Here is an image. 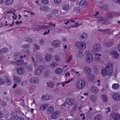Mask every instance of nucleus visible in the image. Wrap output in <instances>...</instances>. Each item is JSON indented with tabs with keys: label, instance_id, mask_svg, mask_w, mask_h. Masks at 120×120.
Wrapping results in <instances>:
<instances>
[{
	"label": "nucleus",
	"instance_id": "47",
	"mask_svg": "<svg viewBox=\"0 0 120 120\" xmlns=\"http://www.w3.org/2000/svg\"><path fill=\"white\" fill-rule=\"evenodd\" d=\"M57 65V64L54 62H52L50 64V66L51 67H52L53 68L56 67Z\"/></svg>",
	"mask_w": 120,
	"mask_h": 120
},
{
	"label": "nucleus",
	"instance_id": "4",
	"mask_svg": "<svg viewBox=\"0 0 120 120\" xmlns=\"http://www.w3.org/2000/svg\"><path fill=\"white\" fill-rule=\"evenodd\" d=\"M113 70L103 68L101 71V74L102 76L105 77L106 76H111L113 72Z\"/></svg>",
	"mask_w": 120,
	"mask_h": 120
},
{
	"label": "nucleus",
	"instance_id": "17",
	"mask_svg": "<svg viewBox=\"0 0 120 120\" xmlns=\"http://www.w3.org/2000/svg\"><path fill=\"white\" fill-rule=\"evenodd\" d=\"M44 58L46 61L49 62L50 61L51 59V56L50 54L46 53L45 55Z\"/></svg>",
	"mask_w": 120,
	"mask_h": 120
},
{
	"label": "nucleus",
	"instance_id": "50",
	"mask_svg": "<svg viewBox=\"0 0 120 120\" xmlns=\"http://www.w3.org/2000/svg\"><path fill=\"white\" fill-rule=\"evenodd\" d=\"M54 2L55 4H59L61 2V0H54Z\"/></svg>",
	"mask_w": 120,
	"mask_h": 120
},
{
	"label": "nucleus",
	"instance_id": "35",
	"mask_svg": "<svg viewBox=\"0 0 120 120\" xmlns=\"http://www.w3.org/2000/svg\"><path fill=\"white\" fill-rule=\"evenodd\" d=\"M51 12L53 15H57L58 14V11L56 9H52L51 10Z\"/></svg>",
	"mask_w": 120,
	"mask_h": 120
},
{
	"label": "nucleus",
	"instance_id": "1",
	"mask_svg": "<svg viewBox=\"0 0 120 120\" xmlns=\"http://www.w3.org/2000/svg\"><path fill=\"white\" fill-rule=\"evenodd\" d=\"M85 81L83 80L79 79L76 81V86L79 89L83 88L85 87Z\"/></svg>",
	"mask_w": 120,
	"mask_h": 120
},
{
	"label": "nucleus",
	"instance_id": "22",
	"mask_svg": "<svg viewBox=\"0 0 120 120\" xmlns=\"http://www.w3.org/2000/svg\"><path fill=\"white\" fill-rule=\"evenodd\" d=\"M113 120H120V115L118 114H115L112 117Z\"/></svg>",
	"mask_w": 120,
	"mask_h": 120
},
{
	"label": "nucleus",
	"instance_id": "60",
	"mask_svg": "<svg viewBox=\"0 0 120 120\" xmlns=\"http://www.w3.org/2000/svg\"><path fill=\"white\" fill-rule=\"evenodd\" d=\"M40 43L41 45H43L45 44V43L43 40V39L41 40L40 41Z\"/></svg>",
	"mask_w": 120,
	"mask_h": 120
},
{
	"label": "nucleus",
	"instance_id": "45",
	"mask_svg": "<svg viewBox=\"0 0 120 120\" xmlns=\"http://www.w3.org/2000/svg\"><path fill=\"white\" fill-rule=\"evenodd\" d=\"M60 58L59 55H56L55 56L54 60L56 62H59L60 61Z\"/></svg>",
	"mask_w": 120,
	"mask_h": 120
},
{
	"label": "nucleus",
	"instance_id": "56",
	"mask_svg": "<svg viewBox=\"0 0 120 120\" xmlns=\"http://www.w3.org/2000/svg\"><path fill=\"white\" fill-rule=\"evenodd\" d=\"M36 49L37 50H39L40 49L39 46L37 44H35L34 45Z\"/></svg>",
	"mask_w": 120,
	"mask_h": 120
},
{
	"label": "nucleus",
	"instance_id": "30",
	"mask_svg": "<svg viewBox=\"0 0 120 120\" xmlns=\"http://www.w3.org/2000/svg\"><path fill=\"white\" fill-rule=\"evenodd\" d=\"M24 62V61L23 60L21 59L19 60H17L15 62V63L16 65L20 66L22 65Z\"/></svg>",
	"mask_w": 120,
	"mask_h": 120
},
{
	"label": "nucleus",
	"instance_id": "21",
	"mask_svg": "<svg viewBox=\"0 0 120 120\" xmlns=\"http://www.w3.org/2000/svg\"><path fill=\"white\" fill-rule=\"evenodd\" d=\"M103 117L102 115L100 114L96 115L94 117V120H102Z\"/></svg>",
	"mask_w": 120,
	"mask_h": 120
},
{
	"label": "nucleus",
	"instance_id": "38",
	"mask_svg": "<svg viewBox=\"0 0 120 120\" xmlns=\"http://www.w3.org/2000/svg\"><path fill=\"white\" fill-rule=\"evenodd\" d=\"M33 63H31L28 65L27 67H26V68L28 69V70L29 71H31L33 69Z\"/></svg>",
	"mask_w": 120,
	"mask_h": 120
},
{
	"label": "nucleus",
	"instance_id": "54",
	"mask_svg": "<svg viewBox=\"0 0 120 120\" xmlns=\"http://www.w3.org/2000/svg\"><path fill=\"white\" fill-rule=\"evenodd\" d=\"M72 56L71 55H70L68 58L67 62L68 63L69 62L72 60Z\"/></svg>",
	"mask_w": 120,
	"mask_h": 120
},
{
	"label": "nucleus",
	"instance_id": "43",
	"mask_svg": "<svg viewBox=\"0 0 120 120\" xmlns=\"http://www.w3.org/2000/svg\"><path fill=\"white\" fill-rule=\"evenodd\" d=\"M13 0H7L5 1V4L7 5H9L12 4Z\"/></svg>",
	"mask_w": 120,
	"mask_h": 120
},
{
	"label": "nucleus",
	"instance_id": "44",
	"mask_svg": "<svg viewBox=\"0 0 120 120\" xmlns=\"http://www.w3.org/2000/svg\"><path fill=\"white\" fill-rule=\"evenodd\" d=\"M12 81L11 80L8 79L6 80V84L8 86H9L12 84Z\"/></svg>",
	"mask_w": 120,
	"mask_h": 120
},
{
	"label": "nucleus",
	"instance_id": "11",
	"mask_svg": "<svg viewBox=\"0 0 120 120\" xmlns=\"http://www.w3.org/2000/svg\"><path fill=\"white\" fill-rule=\"evenodd\" d=\"M79 5L80 6H83L84 7H87L88 6V4L86 0H81L79 2Z\"/></svg>",
	"mask_w": 120,
	"mask_h": 120
},
{
	"label": "nucleus",
	"instance_id": "19",
	"mask_svg": "<svg viewBox=\"0 0 120 120\" xmlns=\"http://www.w3.org/2000/svg\"><path fill=\"white\" fill-rule=\"evenodd\" d=\"M80 37L83 41H85L87 39V35L85 33H83L81 34Z\"/></svg>",
	"mask_w": 120,
	"mask_h": 120
},
{
	"label": "nucleus",
	"instance_id": "7",
	"mask_svg": "<svg viewBox=\"0 0 120 120\" xmlns=\"http://www.w3.org/2000/svg\"><path fill=\"white\" fill-rule=\"evenodd\" d=\"M110 54L112 56V57L115 59H118L119 57V54L116 51H112Z\"/></svg>",
	"mask_w": 120,
	"mask_h": 120
},
{
	"label": "nucleus",
	"instance_id": "26",
	"mask_svg": "<svg viewBox=\"0 0 120 120\" xmlns=\"http://www.w3.org/2000/svg\"><path fill=\"white\" fill-rule=\"evenodd\" d=\"M92 92L96 94L98 93V90L97 87L95 86H92L91 88Z\"/></svg>",
	"mask_w": 120,
	"mask_h": 120
},
{
	"label": "nucleus",
	"instance_id": "16",
	"mask_svg": "<svg viewBox=\"0 0 120 120\" xmlns=\"http://www.w3.org/2000/svg\"><path fill=\"white\" fill-rule=\"evenodd\" d=\"M17 71L18 74L20 75H22L25 73L24 69L22 67H20L17 69Z\"/></svg>",
	"mask_w": 120,
	"mask_h": 120
},
{
	"label": "nucleus",
	"instance_id": "20",
	"mask_svg": "<svg viewBox=\"0 0 120 120\" xmlns=\"http://www.w3.org/2000/svg\"><path fill=\"white\" fill-rule=\"evenodd\" d=\"M66 101L69 105L70 106L73 104V100L72 99L67 98L66 100Z\"/></svg>",
	"mask_w": 120,
	"mask_h": 120
},
{
	"label": "nucleus",
	"instance_id": "55",
	"mask_svg": "<svg viewBox=\"0 0 120 120\" xmlns=\"http://www.w3.org/2000/svg\"><path fill=\"white\" fill-rule=\"evenodd\" d=\"M118 108L117 106L116 105H112V108L114 110H116Z\"/></svg>",
	"mask_w": 120,
	"mask_h": 120
},
{
	"label": "nucleus",
	"instance_id": "61",
	"mask_svg": "<svg viewBox=\"0 0 120 120\" xmlns=\"http://www.w3.org/2000/svg\"><path fill=\"white\" fill-rule=\"evenodd\" d=\"M75 74L77 75V76H79L80 74L79 73V72L78 71H75Z\"/></svg>",
	"mask_w": 120,
	"mask_h": 120
},
{
	"label": "nucleus",
	"instance_id": "59",
	"mask_svg": "<svg viewBox=\"0 0 120 120\" xmlns=\"http://www.w3.org/2000/svg\"><path fill=\"white\" fill-rule=\"evenodd\" d=\"M21 55L20 53L19 52H17L15 53V56H19Z\"/></svg>",
	"mask_w": 120,
	"mask_h": 120
},
{
	"label": "nucleus",
	"instance_id": "3",
	"mask_svg": "<svg viewBox=\"0 0 120 120\" xmlns=\"http://www.w3.org/2000/svg\"><path fill=\"white\" fill-rule=\"evenodd\" d=\"M75 46L79 49L83 50L86 48V45L84 42L82 41H79L75 44Z\"/></svg>",
	"mask_w": 120,
	"mask_h": 120
},
{
	"label": "nucleus",
	"instance_id": "58",
	"mask_svg": "<svg viewBox=\"0 0 120 120\" xmlns=\"http://www.w3.org/2000/svg\"><path fill=\"white\" fill-rule=\"evenodd\" d=\"M68 37H64L62 39V40L64 42H65L68 41Z\"/></svg>",
	"mask_w": 120,
	"mask_h": 120
},
{
	"label": "nucleus",
	"instance_id": "24",
	"mask_svg": "<svg viewBox=\"0 0 120 120\" xmlns=\"http://www.w3.org/2000/svg\"><path fill=\"white\" fill-rule=\"evenodd\" d=\"M47 110L48 113H52L54 111V109L52 106H50L47 108Z\"/></svg>",
	"mask_w": 120,
	"mask_h": 120
},
{
	"label": "nucleus",
	"instance_id": "13",
	"mask_svg": "<svg viewBox=\"0 0 120 120\" xmlns=\"http://www.w3.org/2000/svg\"><path fill=\"white\" fill-rule=\"evenodd\" d=\"M112 97L115 101H118L120 100V95L119 94L116 93L113 94Z\"/></svg>",
	"mask_w": 120,
	"mask_h": 120
},
{
	"label": "nucleus",
	"instance_id": "23",
	"mask_svg": "<svg viewBox=\"0 0 120 120\" xmlns=\"http://www.w3.org/2000/svg\"><path fill=\"white\" fill-rule=\"evenodd\" d=\"M90 99L92 103H94L97 101V97L96 96L92 95L90 96Z\"/></svg>",
	"mask_w": 120,
	"mask_h": 120
},
{
	"label": "nucleus",
	"instance_id": "27",
	"mask_svg": "<svg viewBox=\"0 0 120 120\" xmlns=\"http://www.w3.org/2000/svg\"><path fill=\"white\" fill-rule=\"evenodd\" d=\"M0 52L2 53L8 52L9 51V50L7 48L4 47L0 49Z\"/></svg>",
	"mask_w": 120,
	"mask_h": 120
},
{
	"label": "nucleus",
	"instance_id": "41",
	"mask_svg": "<svg viewBox=\"0 0 120 120\" xmlns=\"http://www.w3.org/2000/svg\"><path fill=\"white\" fill-rule=\"evenodd\" d=\"M87 80L89 81H92L94 79V76L93 75H91L87 76Z\"/></svg>",
	"mask_w": 120,
	"mask_h": 120
},
{
	"label": "nucleus",
	"instance_id": "9",
	"mask_svg": "<svg viewBox=\"0 0 120 120\" xmlns=\"http://www.w3.org/2000/svg\"><path fill=\"white\" fill-rule=\"evenodd\" d=\"M94 50L96 52L100 51L101 49V47L100 44L98 43L95 44L94 45L93 47Z\"/></svg>",
	"mask_w": 120,
	"mask_h": 120
},
{
	"label": "nucleus",
	"instance_id": "42",
	"mask_svg": "<svg viewBox=\"0 0 120 120\" xmlns=\"http://www.w3.org/2000/svg\"><path fill=\"white\" fill-rule=\"evenodd\" d=\"M47 86L49 87L52 88L54 87V84L52 82H48L47 83Z\"/></svg>",
	"mask_w": 120,
	"mask_h": 120
},
{
	"label": "nucleus",
	"instance_id": "51",
	"mask_svg": "<svg viewBox=\"0 0 120 120\" xmlns=\"http://www.w3.org/2000/svg\"><path fill=\"white\" fill-rule=\"evenodd\" d=\"M5 83V80L3 79H0V85H4Z\"/></svg>",
	"mask_w": 120,
	"mask_h": 120
},
{
	"label": "nucleus",
	"instance_id": "39",
	"mask_svg": "<svg viewBox=\"0 0 120 120\" xmlns=\"http://www.w3.org/2000/svg\"><path fill=\"white\" fill-rule=\"evenodd\" d=\"M113 44V41L110 42H106L104 43V45L106 47H108L111 46Z\"/></svg>",
	"mask_w": 120,
	"mask_h": 120
},
{
	"label": "nucleus",
	"instance_id": "37",
	"mask_svg": "<svg viewBox=\"0 0 120 120\" xmlns=\"http://www.w3.org/2000/svg\"><path fill=\"white\" fill-rule=\"evenodd\" d=\"M48 106L47 104H45L42 105L40 107V108L41 110H43L45 109Z\"/></svg>",
	"mask_w": 120,
	"mask_h": 120
},
{
	"label": "nucleus",
	"instance_id": "53",
	"mask_svg": "<svg viewBox=\"0 0 120 120\" xmlns=\"http://www.w3.org/2000/svg\"><path fill=\"white\" fill-rule=\"evenodd\" d=\"M100 7L103 8L105 9H107L108 8V6L106 4L104 5H101Z\"/></svg>",
	"mask_w": 120,
	"mask_h": 120
},
{
	"label": "nucleus",
	"instance_id": "48",
	"mask_svg": "<svg viewBox=\"0 0 120 120\" xmlns=\"http://www.w3.org/2000/svg\"><path fill=\"white\" fill-rule=\"evenodd\" d=\"M41 2L42 3L45 5L48 4L49 2L48 0H41Z\"/></svg>",
	"mask_w": 120,
	"mask_h": 120
},
{
	"label": "nucleus",
	"instance_id": "52",
	"mask_svg": "<svg viewBox=\"0 0 120 120\" xmlns=\"http://www.w3.org/2000/svg\"><path fill=\"white\" fill-rule=\"evenodd\" d=\"M79 26V23L78 22L75 23V25L74 26H72L70 27L69 28H76Z\"/></svg>",
	"mask_w": 120,
	"mask_h": 120
},
{
	"label": "nucleus",
	"instance_id": "63",
	"mask_svg": "<svg viewBox=\"0 0 120 120\" xmlns=\"http://www.w3.org/2000/svg\"><path fill=\"white\" fill-rule=\"evenodd\" d=\"M65 76L66 77H67L68 76H70V74L69 72H68L65 74Z\"/></svg>",
	"mask_w": 120,
	"mask_h": 120
},
{
	"label": "nucleus",
	"instance_id": "40",
	"mask_svg": "<svg viewBox=\"0 0 120 120\" xmlns=\"http://www.w3.org/2000/svg\"><path fill=\"white\" fill-rule=\"evenodd\" d=\"M49 26H45L42 25H38V28L39 29H43L44 30L45 29L47 28Z\"/></svg>",
	"mask_w": 120,
	"mask_h": 120
},
{
	"label": "nucleus",
	"instance_id": "49",
	"mask_svg": "<svg viewBox=\"0 0 120 120\" xmlns=\"http://www.w3.org/2000/svg\"><path fill=\"white\" fill-rule=\"evenodd\" d=\"M49 75V73L48 72V71H44L43 72V75L45 77H48Z\"/></svg>",
	"mask_w": 120,
	"mask_h": 120
},
{
	"label": "nucleus",
	"instance_id": "29",
	"mask_svg": "<svg viewBox=\"0 0 120 120\" xmlns=\"http://www.w3.org/2000/svg\"><path fill=\"white\" fill-rule=\"evenodd\" d=\"M74 79V78L71 79L67 81H64L62 82L60 84H62V86L64 87L65 84L69 83L73 81Z\"/></svg>",
	"mask_w": 120,
	"mask_h": 120
},
{
	"label": "nucleus",
	"instance_id": "14",
	"mask_svg": "<svg viewBox=\"0 0 120 120\" xmlns=\"http://www.w3.org/2000/svg\"><path fill=\"white\" fill-rule=\"evenodd\" d=\"M84 70L86 74L90 75L91 72V69L88 66H86L84 68Z\"/></svg>",
	"mask_w": 120,
	"mask_h": 120
},
{
	"label": "nucleus",
	"instance_id": "31",
	"mask_svg": "<svg viewBox=\"0 0 120 120\" xmlns=\"http://www.w3.org/2000/svg\"><path fill=\"white\" fill-rule=\"evenodd\" d=\"M106 69L109 70L111 69V70H113V69L112 64L110 63H108L106 66Z\"/></svg>",
	"mask_w": 120,
	"mask_h": 120
},
{
	"label": "nucleus",
	"instance_id": "62",
	"mask_svg": "<svg viewBox=\"0 0 120 120\" xmlns=\"http://www.w3.org/2000/svg\"><path fill=\"white\" fill-rule=\"evenodd\" d=\"M59 112L58 111L56 112L54 114H55V115L56 116V118L59 115Z\"/></svg>",
	"mask_w": 120,
	"mask_h": 120
},
{
	"label": "nucleus",
	"instance_id": "25",
	"mask_svg": "<svg viewBox=\"0 0 120 120\" xmlns=\"http://www.w3.org/2000/svg\"><path fill=\"white\" fill-rule=\"evenodd\" d=\"M13 80L14 82L16 83H19L21 81V78L20 77L15 76H14Z\"/></svg>",
	"mask_w": 120,
	"mask_h": 120
},
{
	"label": "nucleus",
	"instance_id": "57",
	"mask_svg": "<svg viewBox=\"0 0 120 120\" xmlns=\"http://www.w3.org/2000/svg\"><path fill=\"white\" fill-rule=\"evenodd\" d=\"M43 59V57H41L39 56L38 58V62H40Z\"/></svg>",
	"mask_w": 120,
	"mask_h": 120
},
{
	"label": "nucleus",
	"instance_id": "2",
	"mask_svg": "<svg viewBox=\"0 0 120 120\" xmlns=\"http://www.w3.org/2000/svg\"><path fill=\"white\" fill-rule=\"evenodd\" d=\"M85 58L86 62L88 64H90L92 63L94 60L92 54L89 51H88L86 53Z\"/></svg>",
	"mask_w": 120,
	"mask_h": 120
},
{
	"label": "nucleus",
	"instance_id": "46",
	"mask_svg": "<svg viewBox=\"0 0 120 120\" xmlns=\"http://www.w3.org/2000/svg\"><path fill=\"white\" fill-rule=\"evenodd\" d=\"M95 20L96 21L99 22H101L104 20V18L102 17H100L98 18H97Z\"/></svg>",
	"mask_w": 120,
	"mask_h": 120
},
{
	"label": "nucleus",
	"instance_id": "6",
	"mask_svg": "<svg viewBox=\"0 0 120 120\" xmlns=\"http://www.w3.org/2000/svg\"><path fill=\"white\" fill-rule=\"evenodd\" d=\"M43 66L42 65L38 66L36 70L35 74L37 75H40L43 72Z\"/></svg>",
	"mask_w": 120,
	"mask_h": 120
},
{
	"label": "nucleus",
	"instance_id": "12",
	"mask_svg": "<svg viewBox=\"0 0 120 120\" xmlns=\"http://www.w3.org/2000/svg\"><path fill=\"white\" fill-rule=\"evenodd\" d=\"M60 42L59 41L57 40H54L52 43V46L54 47H58L60 45Z\"/></svg>",
	"mask_w": 120,
	"mask_h": 120
},
{
	"label": "nucleus",
	"instance_id": "5",
	"mask_svg": "<svg viewBox=\"0 0 120 120\" xmlns=\"http://www.w3.org/2000/svg\"><path fill=\"white\" fill-rule=\"evenodd\" d=\"M29 47V45L28 44L23 45L22 47V52L23 53L28 54L30 52V50L28 49Z\"/></svg>",
	"mask_w": 120,
	"mask_h": 120
},
{
	"label": "nucleus",
	"instance_id": "64",
	"mask_svg": "<svg viewBox=\"0 0 120 120\" xmlns=\"http://www.w3.org/2000/svg\"><path fill=\"white\" fill-rule=\"evenodd\" d=\"M85 115L84 114H81L80 116L81 117V119L82 120H84L85 119Z\"/></svg>",
	"mask_w": 120,
	"mask_h": 120
},
{
	"label": "nucleus",
	"instance_id": "28",
	"mask_svg": "<svg viewBox=\"0 0 120 120\" xmlns=\"http://www.w3.org/2000/svg\"><path fill=\"white\" fill-rule=\"evenodd\" d=\"M119 85L118 84L115 83L112 85V88L113 90H116L119 88Z\"/></svg>",
	"mask_w": 120,
	"mask_h": 120
},
{
	"label": "nucleus",
	"instance_id": "33",
	"mask_svg": "<svg viewBox=\"0 0 120 120\" xmlns=\"http://www.w3.org/2000/svg\"><path fill=\"white\" fill-rule=\"evenodd\" d=\"M62 70L61 68H56L55 70V73L57 74H59L61 73Z\"/></svg>",
	"mask_w": 120,
	"mask_h": 120
},
{
	"label": "nucleus",
	"instance_id": "34",
	"mask_svg": "<svg viewBox=\"0 0 120 120\" xmlns=\"http://www.w3.org/2000/svg\"><path fill=\"white\" fill-rule=\"evenodd\" d=\"M77 56L80 58H82L83 57V55L82 52L79 51L77 54Z\"/></svg>",
	"mask_w": 120,
	"mask_h": 120
},
{
	"label": "nucleus",
	"instance_id": "15",
	"mask_svg": "<svg viewBox=\"0 0 120 120\" xmlns=\"http://www.w3.org/2000/svg\"><path fill=\"white\" fill-rule=\"evenodd\" d=\"M30 81L32 83H36L39 82V80L37 78L34 77L30 78Z\"/></svg>",
	"mask_w": 120,
	"mask_h": 120
},
{
	"label": "nucleus",
	"instance_id": "32",
	"mask_svg": "<svg viewBox=\"0 0 120 120\" xmlns=\"http://www.w3.org/2000/svg\"><path fill=\"white\" fill-rule=\"evenodd\" d=\"M101 99L102 101L103 102H106L107 101V98L105 95H102L101 97Z\"/></svg>",
	"mask_w": 120,
	"mask_h": 120
},
{
	"label": "nucleus",
	"instance_id": "10",
	"mask_svg": "<svg viewBox=\"0 0 120 120\" xmlns=\"http://www.w3.org/2000/svg\"><path fill=\"white\" fill-rule=\"evenodd\" d=\"M50 99V96L47 94H44L42 95L41 100L43 101L46 102L49 100Z\"/></svg>",
	"mask_w": 120,
	"mask_h": 120
},
{
	"label": "nucleus",
	"instance_id": "18",
	"mask_svg": "<svg viewBox=\"0 0 120 120\" xmlns=\"http://www.w3.org/2000/svg\"><path fill=\"white\" fill-rule=\"evenodd\" d=\"M114 13L113 12H110L107 13L106 14V17L107 18H114L117 17V16L112 15H114Z\"/></svg>",
	"mask_w": 120,
	"mask_h": 120
},
{
	"label": "nucleus",
	"instance_id": "8",
	"mask_svg": "<svg viewBox=\"0 0 120 120\" xmlns=\"http://www.w3.org/2000/svg\"><path fill=\"white\" fill-rule=\"evenodd\" d=\"M101 55L100 54L96 53L94 56V60L97 63H100L101 62Z\"/></svg>",
	"mask_w": 120,
	"mask_h": 120
},
{
	"label": "nucleus",
	"instance_id": "36",
	"mask_svg": "<svg viewBox=\"0 0 120 120\" xmlns=\"http://www.w3.org/2000/svg\"><path fill=\"white\" fill-rule=\"evenodd\" d=\"M69 6L68 4H66L63 5L62 7L63 10H67L69 8Z\"/></svg>",
	"mask_w": 120,
	"mask_h": 120
}]
</instances>
